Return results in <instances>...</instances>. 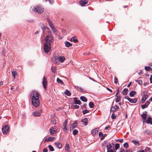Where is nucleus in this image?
Instances as JSON below:
<instances>
[{"mask_svg":"<svg viewBox=\"0 0 152 152\" xmlns=\"http://www.w3.org/2000/svg\"><path fill=\"white\" fill-rule=\"evenodd\" d=\"M31 103L35 107H37L39 105V94L36 91L33 90L31 93Z\"/></svg>","mask_w":152,"mask_h":152,"instance_id":"f257e3e1","label":"nucleus"},{"mask_svg":"<svg viewBox=\"0 0 152 152\" xmlns=\"http://www.w3.org/2000/svg\"><path fill=\"white\" fill-rule=\"evenodd\" d=\"M45 43L44 50L46 53H48L50 50V44L54 42V39L51 35H48L45 38Z\"/></svg>","mask_w":152,"mask_h":152,"instance_id":"f03ea898","label":"nucleus"},{"mask_svg":"<svg viewBox=\"0 0 152 152\" xmlns=\"http://www.w3.org/2000/svg\"><path fill=\"white\" fill-rule=\"evenodd\" d=\"M33 11L38 13H42L43 12V9L42 7L38 6L37 7H34Z\"/></svg>","mask_w":152,"mask_h":152,"instance_id":"7ed1b4c3","label":"nucleus"},{"mask_svg":"<svg viewBox=\"0 0 152 152\" xmlns=\"http://www.w3.org/2000/svg\"><path fill=\"white\" fill-rule=\"evenodd\" d=\"M9 128L7 125L4 126L2 128V131L4 134H6L9 131Z\"/></svg>","mask_w":152,"mask_h":152,"instance_id":"20e7f679","label":"nucleus"},{"mask_svg":"<svg viewBox=\"0 0 152 152\" xmlns=\"http://www.w3.org/2000/svg\"><path fill=\"white\" fill-rule=\"evenodd\" d=\"M50 133L51 134L53 135L55 134L57 130L56 127V126L52 127L50 129Z\"/></svg>","mask_w":152,"mask_h":152,"instance_id":"39448f33","label":"nucleus"},{"mask_svg":"<svg viewBox=\"0 0 152 152\" xmlns=\"http://www.w3.org/2000/svg\"><path fill=\"white\" fill-rule=\"evenodd\" d=\"M42 83L44 89H46L47 88V81L45 76L43 77Z\"/></svg>","mask_w":152,"mask_h":152,"instance_id":"423d86ee","label":"nucleus"},{"mask_svg":"<svg viewBox=\"0 0 152 152\" xmlns=\"http://www.w3.org/2000/svg\"><path fill=\"white\" fill-rule=\"evenodd\" d=\"M41 29L42 30L43 33L44 34H45L46 31H49V28L45 26L43 24L41 26Z\"/></svg>","mask_w":152,"mask_h":152,"instance_id":"0eeeda50","label":"nucleus"},{"mask_svg":"<svg viewBox=\"0 0 152 152\" xmlns=\"http://www.w3.org/2000/svg\"><path fill=\"white\" fill-rule=\"evenodd\" d=\"M79 3L81 6H83L88 4V1L86 0H81L80 1Z\"/></svg>","mask_w":152,"mask_h":152,"instance_id":"6e6552de","label":"nucleus"},{"mask_svg":"<svg viewBox=\"0 0 152 152\" xmlns=\"http://www.w3.org/2000/svg\"><path fill=\"white\" fill-rule=\"evenodd\" d=\"M81 121L82 122L83 124L85 125H87L88 123V119L86 118H85L82 119Z\"/></svg>","mask_w":152,"mask_h":152,"instance_id":"1a4fd4ad","label":"nucleus"},{"mask_svg":"<svg viewBox=\"0 0 152 152\" xmlns=\"http://www.w3.org/2000/svg\"><path fill=\"white\" fill-rule=\"evenodd\" d=\"M99 130V129L98 128H96L92 130L91 132V134L93 135H95L98 133Z\"/></svg>","mask_w":152,"mask_h":152,"instance_id":"9d476101","label":"nucleus"},{"mask_svg":"<svg viewBox=\"0 0 152 152\" xmlns=\"http://www.w3.org/2000/svg\"><path fill=\"white\" fill-rule=\"evenodd\" d=\"M74 103L75 104L80 105L81 103V102L79 100H78L76 97L74 98Z\"/></svg>","mask_w":152,"mask_h":152,"instance_id":"9b49d317","label":"nucleus"},{"mask_svg":"<svg viewBox=\"0 0 152 152\" xmlns=\"http://www.w3.org/2000/svg\"><path fill=\"white\" fill-rule=\"evenodd\" d=\"M74 87L77 90H78V91H80L81 92L83 93H84L86 92V91L85 90H84L83 88H82L81 87H80L75 86Z\"/></svg>","mask_w":152,"mask_h":152,"instance_id":"f8f14e48","label":"nucleus"},{"mask_svg":"<svg viewBox=\"0 0 152 152\" xmlns=\"http://www.w3.org/2000/svg\"><path fill=\"white\" fill-rule=\"evenodd\" d=\"M55 144L56 146L58 147V148H60L62 147V144L61 143L58 142H56L55 143Z\"/></svg>","mask_w":152,"mask_h":152,"instance_id":"ddd939ff","label":"nucleus"},{"mask_svg":"<svg viewBox=\"0 0 152 152\" xmlns=\"http://www.w3.org/2000/svg\"><path fill=\"white\" fill-rule=\"evenodd\" d=\"M137 101V99L136 98L134 99H131L129 100V102L131 103H136Z\"/></svg>","mask_w":152,"mask_h":152,"instance_id":"4468645a","label":"nucleus"},{"mask_svg":"<svg viewBox=\"0 0 152 152\" xmlns=\"http://www.w3.org/2000/svg\"><path fill=\"white\" fill-rule=\"evenodd\" d=\"M128 90L126 88L124 89L122 92V94L123 95H126L128 93Z\"/></svg>","mask_w":152,"mask_h":152,"instance_id":"2eb2a0df","label":"nucleus"},{"mask_svg":"<svg viewBox=\"0 0 152 152\" xmlns=\"http://www.w3.org/2000/svg\"><path fill=\"white\" fill-rule=\"evenodd\" d=\"M145 113L142 114L141 115V117L144 120H146L147 118V112L146 111H145L144 112Z\"/></svg>","mask_w":152,"mask_h":152,"instance_id":"dca6fc26","label":"nucleus"},{"mask_svg":"<svg viewBox=\"0 0 152 152\" xmlns=\"http://www.w3.org/2000/svg\"><path fill=\"white\" fill-rule=\"evenodd\" d=\"M70 41H73L75 43H76L78 42V40L75 37H74L71 38Z\"/></svg>","mask_w":152,"mask_h":152,"instance_id":"f3484780","label":"nucleus"},{"mask_svg":"<svg viewBox=\"0 0 152 152\" xmlns=\"http://www.w3.org/2000/svg\"><path fill=\"white\" fill-rule=\"evenodd\" d=\"M65 46L67 48H69L70 46H72V44L68 41H66L65 42Z\"/></svg>","mask_w":152,"mask_h":152,"instance_id":"a211bd4d","label":"nucleus"},{"mask_svg":"<svg viewBox=\"0 0 152 152\" xmlns=\"http://www.w3.org/2000/svg\"><path fill=\"white\" fill-rule=\"evenodd\" d=\"M136 92L134 91H132L129 94V95L131 97L133 96L136 94Z\"/></svg>","mask_w":152,"mask_h":152,"instance_id":"6ab92c4d","label":"nucleus"},{"mask_svg":"<svg viewBox=\"0 0 152 152\" xmlns=\"http://www.w3.org/2000/svg\"><path fill=\"white\" fill-rule=\"evenodd\" d=\"M48 24L51 28L53 27V23L50 20V19H48Z\"/></svg>","mask_w":152,"mask_h":152,"instance_id":"aec40b11","label":"nucleus"},{"mask_svg":"<svg viewBox=\"0 0 152 152\" xmlns=\"http://www.w3.org/2000/svg\"><path fill=\"white\" fill-rule=\"evenodd\" d=\"M151 120V118L150 116H148L147 118L146 119V123L147 124H150Z\"/></svg>","mask_w":152,"mask_h":152,"instance_id":"412c9836","label":"nucleus"},{"mask_svg":"<svg viewBox=\"0 0 152 152\" xmlns=\"http://www.w3.org/2000/svg\"><path fill=\"white\" fill-rule=\"evenodd\" d=\"M33 114L35 116H39L40 115L39 113L37 111L34 112L33 113Z\"/></svg>","mask_w":152,"mask_h":152,"instance_id":"4be33fe9","label":"nucleus"},{"mask_svg":"<svg viewBox=\"0 0 152 152\" xmlns=\"http://www.w3.org/2000/svg\"><path fill=\"white\" fill-rule=\"evenodd\" d=\"M80 99L82 101H83L84 102H86L87 101V99L84 96H80Z\"/></svg>","mask_w":152,"mask_h":152,"instance_id":"5701e85b","label":"nucleus"},{"mask_svg":"<svg viewBox=\"0 0 152 152\" xmlns=\"http://www.w3.org/2000/svg\"><path fill=\"white\" fill-rule=\"evenodd\" d=\"M132 143H133L135 145L139 146L140 145L139 143L137 141L134 140H132Z\"/></svg>","mask_w":152,"mask_h":152,"instance_id":"b1692460","label":"nucleus"},{"mask_svg":"<svg viewBox=\"0 0 152 152\" xmlns=\"http://www.w3.org/2000/svg\"><path fill=\"white\" fill-rule=\"evenodd\" d=\"M51 30L56 35L58 34V31H57L56 29L55 28L53 27L51 28Z\"/></svg>","mask_w":152,"mask_h":152,"instance_id":"393cba45","label":"nucleus"},{"mask_svg":"<svg viewBox=\"0 0 152 152\" xmlns=\"http://www.w3.org/2000/svg\"><path fill=\"white\" fill-rule=\"evenodd\" d=\"M94 104L93 102H91L89 103V107L91 108H92L94 107Z\"/></svg>","mask_w":152,"mask_h":152,"instance_id":"a878e982","label":"nucleus"},{"mask_svg":"<svg viewBox=\"0 0 152 152\" xmlns=\"http://www.w3.org/2000/svg\"><path fill=\"white\" fill-rule=\"evenodd\" d=\"M59 59L61 63H63L65 61V59L64 56H60L59 58Z\"/></svg>","mask_w":152,"mask_h":152,"instance_id":"bb28decb","label":"nucleus"},{"mask_svg":"<svg viewBox=\"0 0 152 152\" xmlns=\"http://www.w3.org/2000/svg\"><path fill=\"white\" fill-rule=\"evenodd\" d=\"M64 94L65 95L69 96L71 95V93L67 90H66L64 92Z\"/></svg>","mask_w":152,"mask_h":152,"instance_id":"cd10ccee","label":"nucleus"},{"mask_svg":"<svg viewBox=\"0 0 152 152\" xmlns=\"http://www.w3.org/2000/svg\"><path fill=\"white\" fill-rule=\"evenodd\" d=\"M12 74L13 76L14 79H15V76L17 75V73L16 71H13L12 72Z\"/></svg>","mask_w":152,"mask_h":152,"instance_id":"c85d7f7f","label":"nucleus"},{"mask_svg":"<svg viewBox=\"0 0 152 152\" xmlns=\"http://www.w3.org/2000/svg\"><path fill=\"white\" fill-rule=\"evenodd\" d=\"M145 69L147 71H151L152 70V69L149 66H145Z\"/></svg>","mask_w":152,"mask_h":152,"instance_id":"c756f323","label":"nucleus"},{"mask_svg":"<svg viewBox=\"0 0 152 152\" xmlns=\"http://www.w3.org/2000/svg\"><path fill=\"white\" fill-rule=\"evenodd\" d=\"M71 108L72 109H78L79 107V106L78 105H72L71 106Z\"/></svg>","mask_w":152,"mask_h":152,"instance_id":"7c9ffc66","label":"nucleus"},{"mask_svg":"<svg viewBox=\"0 0 152 152\" xmlns=\"http://www.w3.org/2000/svg\"><path fill=\"white\" fill-rule=\"evenodd\" d=\"M70 146L69 144H66L65 145V149L66 150L68 151L69 150Z\"/></svg>","mask_w":152,"mask_h":152,"instance_id":"2f4dec72","label":"nucleus"},{"mask_svg":"<svg viewBox=\"0 0 152 152\" xmlns=\"http://www.w3.org/2000/svg\"><path fill=\"white\" fill-rule=\"evenodd\" d=\"M77 121H76L74 123L71 124V126L73 127L74 128H76L77 126Z\"/></svg>","mask_w":152,"mask_h":152,"instance_id":"473e14b6","label":"nucleus"},{"mask_svg":"<svg viewBox=\"0 0 152 152\" xmlns=\"http://www.w3.org/2000/svg\"><path fill=\"white\" fill-rule=\"evenodd\" d=\"M57 82L58 83H60L61 84H63L64 83L61 80L58 78H57Z\"/></svg>","mask_w":152,"mask_h":152,"instance_id":"72a5a7b5","label":"nucleus"},{"mask_svg":"<svg viewBox=\"0 0 152 152\" xmlns=\"http://www.w3.org/2000/svg\"><path fill=\"white\" fill-rule=\"evenodd\" d=\"M116 111V110L115 109V107L113 106L112 105L110 109V111L112 112L113 113H114Z\"/></svg>","mask_w":152,"mask_h":152,"instance_id":"f704fd0d","label":"nucleus"},{"mask_svg":"<svg viewBox=\"0 0 152 152\" xmlns=\"http://www.w3.org/2000/svg\"><path fill=\"white\" fill-rule=\"evenodd\" d=\"M135 81L136 82H137L139 84L141 85L142 84V81L141 80H135Z\"/></svg>","mask_w":152,"mask_h":152,"instance_id":"c9c22d12","label":"nucleus"},{"mask_svg":"<svg viewBox=\"0 0 152 152\" xmlns=\"http://www.w3.org/2000/svg\"><path fill=\"white\" fill-rule=\"evenodd\" d=\"M121 100L120 96H117L115 100V101L116 102H119Z\"/></svg>","mask_w":152,"mask_h":152,"instance_id":"e433bc0d","label":"nucleus"},{"mask_svg":"<svg viewBox=\"0 0 152 152\" xmlns=\"http://www.w3.org/2000/svg\"><path fill=\"white\" fill-rule=\"evenodd\" d=\"M48 148L50 151H53L54 150V148L51 145H49L48 146Z\"/></svg>","mask_w":152,"mask_h":152,"instance_id":"4c0bfd02","label":"nucleus"},{"mask_svg":"<svg viewBox=\"0 0 152 152\" xmlns=\"http://www.w3.org/2000/svg\"><path fill=\"white\" fill-rule=\"evenodd\" d=\"M148 96L147 94H144L143 96H142V99L145 100L147 99L148 98Z\"/></svg>","mask_w":152,"mask_h":152,"instance_id":"58836bf2","label":"nucleus"},{"mask_svg":"<svg viewBox=\"0 0 152 152\" xmlns=\"http://www.w3.org/2000/svg\"><path fill=\"white\" fill-rule=\"evenodd\" d=\"M55 138V137H49L48 138V141H53L54 139Z\"/></svg>","mask_w":152,"mask_h":152,"instance_id":"ea45409f","label":"nucleus"},{"mask_svg":"<svg viewBox=\"0 0 152 152\" xmlns=\"http://www.w3.org/2000/svg\"><path fill=\"white\" fill-rule=\"evenodd\" d=\"M145 133L147 135H150L152 134L151 131L148 130H146Z\"/></svg>","mask_w":152,"mask_h":152,"instance_id":"a19ab883","label":"nucleus"},{"mask_svg":"<svg viewBox=\"0 0 152 152\" xmlns=\"http://www.w3.org/2000/svg\"><path fill=\"white\" fill-rule=\"evenodd\" d=\"M78 133V131L77 129H74L73 131V134L74 135H76Z\"/></svg>","mask_w":152,"mask_h":152,"instance_id":"79ce46f5","label":"nucleus"},{"mask_svg":"<svg viewBox=\"0 0 152 152\" xmlns=\"http://www.w3.org/2000/svg\"><path fill=\"white\" fill-rule=\"evenodd\" d=\"M51 122L52 124L53 125H55L56 124V120L54 118L52 119L51 120Z\"/></svg>","mask_w":152,"mask_h":152,"instance_id":"37998d69","label":"nucleus"},{"mask_svg":"<svg viewBox=\"0 0 152 152\" xmlns=\"http://www.w3.org/2000/svg\"><path fill=\"white\" fill-rule=\"evenodd\" d=\"M90 111L88 110H83L82 111L83 114V115H84L87 113H89V112Z\"/></svg>","mask_w":152,"mask_h":152,"instance_id":"c03bdc74","label":"nucleus"},{"mask_svg":"<svg viewBox=\"0 0 152 152\" xmlns=\"http://www.w3.org/2000/svg\"><path fill=\"white\" fill-rule=\"evenodd\" d=\"M56 70V68L54 66H52L51 68V71L53 73H55Z\"/></svg>","mask_w":152,"mask_h":152,"instance_id":"a18cd8bd","label":"nucleus"},{"mask_svg":"<svg viewBox=\"0 0 152 152\" xmlns=\"http://www.w3.org/2000/svg\"><path fill=\"white\" fill-rule=\"evenodd\" d=\"M115 150H118L120 147V144L117 143L115 144Z\"/></svg>","mask_w":152,"mask_h":152,"instance_id":"49530a36","label":"nucleus"},{"mask_svg":"<svg viewBox=\"0 0 152 152\" xmlns=\"http://www.w3.org/2000/svg\"><path fill=\"white\" fill-rule=\"evenodd\" d=\"M151 151V148L149 147H146L144 150L145 152H148Z\"/></svg>","mask_w":152,"mask_h":152,"instance_id":"de8ad7c7","label":"nucleus"},{"mask_svg":"<svg viewBox=\"0 0 152 152\" xmlns=\"http://www.w3.org/2000/svg\"><path fill=\"white\" fill-rule=\"evenodd\" d=\"M106 147L107 149H111V148L112 147V146L111 144L110 143H109L108 145H106Z\"/></svg>","mask_w":152,"mask_h":152,"instance_id":"09e8293b","label":"nucleus"},{"mask_svg":"<svg viewBox=\"0 0 152 152\" xmlns=\"http://www.w3.org/2000/svg\"><path fill=\"white\" fill-rule=\"evenodd\" d=\"M86 105L87 104H84L82 106H81V108L82 109H86Z\"/></svg>","mask_w":152,"mask_h":152,"instance_id":"8fccbe9b","label":"nucleus"},{"mask_svg":"<svg viewBox=\"0 0 152 152\" xmlns=\"http://www.w3.org/2000/svg\"><path fill=\"white\" fill-rule=\"evenodd\" d=\"M129 146V145L127 142H125L123 146L125 148H128Z\"/></svg>","mask_w":152,"mask_h":152,"instance_id":"3c124183","label":"nucleus"},{"mask_svg":"<svg viewBox=\"0 0 152 152\" xmlns=\"http://www.w3.org/2000/svg\"><path fill=\"white\" fill-rule=\"evenodd\" d=\"M116 117V115H115L114 113H113L112 114L111 118L113 119H114Z\"/></svg>","mask_w":152,"mask_h":152,"instance_id":"603ef678","label":"nucleus"},{"mask_svg":"<svg viewBox=\"0 0 152 152\" xmlns=\"http://www.w3.org/2000/svg\"><path fill=\"white\" fill-rule=\"evenodd\" d=\"M118 82V80L117 77H114V83L115 84H117Z\"/></svg>","mask_w":152,"mask_h":152,"instance_id":"864d4df0","label":"nucleus"},{"mask_svg":"<svg viewBox=\"0 0 152 152\" xmlns=\"http://www.w3.org/2000/svg\"><path fill=\"white\" fill-rule=\"evenodd\" d=\"M107 143V141H104L102 144V146H104Z\"/></svg>","mask_w":152,"mask_h":152,"instance_id":"5fc2aeb1","label":"nucleus"},{"mask_svg":"<svg viewBox=\"0 0 152 152\" xmlns=\"http://www.w3.org/2000/svg\"><path fill=\"white\" fill-rule=\"evenodd\" d=\"M141 106L142 108L143 109H144L145 108L147 107V106H145V104L141 105Z\"/></svg>","mask_w":152,"mask_h":152,"instance_id":"6e6d98bb","label":"nucleus"},{"mask_svg":"<svg viewBox=\"0 0 152 152\" xmlns=\"http://www.w3.org/2000/svg\"><path fill=\"white\" fill-rule=\"evenodd\" d=\"M107 152H114V151L111 149H107Z\"/></svg>","mask_w":152,"mask_h":152,"instance_id":"4d7b16f0","label":"nucleus"},{"mask_svg":"<svg viewBox=\"0 0 152 152\" xmlns=\"http://www.w3.org/2000/svg\"><path fill=\"white\" fill-rule=\"evenodd\" d=\"M120 151V152H126V150L124 149L123 148H121Z\"/></svg>","mask_w":152,"mask_h":152,"instance_id":"13d9d810","label":"nucleus"},{"mask_svg":"<svg viewBox=\"0 0 152 152\" xmlns=\"http://www.w3.org/2000/svg\"><path fill=\"white\" fill-rule=\"evenodd\" d=\"M114 107H115V109L116 110H118L119 109V107L118 106H117L116 105H115L114 106Z\"/></svg>","mask_w":152,"mask_h":152,"instance_id":"bf43d9fd","label":"nucleus"},{"mask_svg":"<svg viewBox=\"0 0 152 152\" xmlns=\"http://www.w3.org/2000/svg\"><path fill=\"white\" fill-rule=\"evenodd\" d=\"M63 129L66 133H67V128L66 127H64L63 128Z\"/></svg>","mask_w":152,"mask_h":152,"instance_id":"052dcab7","label":"nucleus"},{"mask_svg":"<svg viewBox=\"0 0 152 152\" xmlns=\"http://www.w3.org/2000/svg\"><path fill=\"white\" fill-rule=\"evenodd\" d=\"M48 151V149L46 148H45L43 150L42 152H47Z\"/></svg>","mask_w":152,"mask_h":152,"instance_id":"680f3d73","label":"nucleus"},{"mask_svg":"<svg viewBox=\"0 0 152 152\" xmlns=\"http://www.w3.org/2000/svg\"><path fill=\"white\" fill-rule=\"evenodd\" d=\"M110 128V125H108V126L105 127V128H104V129L105 130H107V129H108V128Z\"/></svg>","mask_w":152,"mask_h":152,"instance_id":"e2e57ef3","label":"nucleus"},{"mask_svg":"<svg viewBox=\"0 0 152 152\" xmlns=\"http://www.w3.org/2000/svg\"><path fill=\"white\" fill-rule=\"evenodd\" d=\"M117 142H123V139H118L116 140Z\"/></svg>","mask_w":152,"mask_h":152,"instance_id":"0e129e2a","label":"nucleus"},{"mask_svg":"<svg viewBox=\"0 0 152 152\" xmlns=\"http://www.w3.org/2000/svg\"><path fill=\"white\" fill-rule=\"evenodd\" d=\"M150 82L151 83H152V75H151L150 76Z\"/></svg>","mask_w":152,"mask_h":152,"instance_id":"69168bd1","label":"nucleus"},{"mask_svg":"<svg viewBox=\"0 0 152 152\" xmlns=\"http://www.w3.org/2000/svg\"><path fill=\"white\" fill-rule=\"evenodd\" d=\"M103 133L101 132H100L99 133V137H100L101 136H103Z\"/></svg>","mask_w":152,"mask_h":152,"instance_id":"338daca9","label":"nucleus"},{"mask_svg":"<svg viewBox=\"0 0 152 152\" xmlns=\"http://www.w3.org/2000/svg\"><path fill=\"white\" fill-rule=\"evenodd\" d=\"M126 152H132V151L131 149H126Z\"/></svg>","mask_w":152,"mask_h":152,"instance_id":"774afa93","label":"nucleus"}]
</instances>
